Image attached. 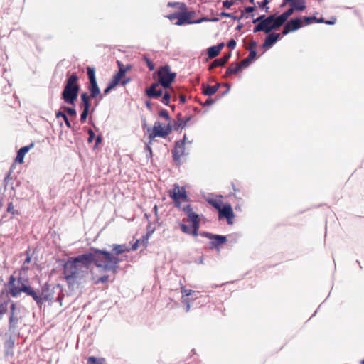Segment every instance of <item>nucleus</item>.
<instances>
[{
  "mask_svg": "<svg viewBox=\"0 0 364 364\" xmlns=\"http://www.w3.org/2000/svg\"><path fill=\"white\" fill-rule=\"evenodd\" d=\"M93 257L90 250L75 257H69L63 264V274L69 290L74 291L80 288L88 275L87 270L93 264Z\"/></svg>",
  "mask_w": 364,
  "mask_h": 364,
  "instance_id": "nucleus-1",
  "label": "nucleus"
},
{
  "mask_svg": "<svg viewBox=\"0 0 364 364\" xmlns=\"http://www.w3.org/2000/svg\"><path fill=\"white\" fill-rule=\"evenodd\" d=\"M28 269V267H22L19 271L18 277H16L11 274L4 286H7L8 294L12 298H18L23 293L26 296L31 297L37 306L41 309L43 305L42 287L40 289H35L30 284L29 279L27 277H23V274H26Z\"/></svg>",
  "mask_w": 364,
  "mask_h": 364,
  "instance_id": "nucleus-2",
  "label": "nucleus"
},
{
  "mask_svg": "<svg viewBox=\"0 0 364 364\" xmlns=\"http://www.w3.org/2000/svg\"><path fill=\"white\" fill-rule=\"evenodd\" d=\"M93 257V264L104 272H112L117 274L119 269V263L122 259L119 255H113L109 251L105 249H99L91 247L89 248Z\"/></svg>",
  "mask_w": 364,
  "mask_h": 364,
  "instance_id": "nucleus-3",
  "label": "nucleus"
},
{
  "mask_svg": "<svg viewBox=\"0 0 364 364\" xmlns=\"http://www.w3.org/2000/svg\"><path fill=\"white\" fill-rule=\"evenodd\" d=\"M78 80L79 77L76 72H73L70 75L69 72L68 73L67 80L60 95V97L65 103L75 106L80 90V85Z\"/></svg>",
  "mask_w": 364,
  "mask_h": 364,
  "instance_id": "nucleus-4",
  "label": "nucleus"
},
{
  "mask_svg": "<svg viewBox=\"0 0 364 364\" xmlns=\"http://www.w3.org/2000/svg\"><path fill=\"white\" fill-rule=\"evenodd\" d=\"M157 76L156 81L164 90H173L172 83L175 82L177 74L171 71L169 65L160 66L154 73V77Z\"/></svg>",
  "mask_w": 364,
  "mask_h": 364,
  "instance_id": "nucleus-5",
  "label": "nucleus"
},
{
  "mask_svg": "<svg viewBox=\"0 0 364 364\" xmlns=\"http://www.w3.org/2000/svg\"><path fill=\"white\" fill-rule=\"evenodd\" d=\"M252 22L254 23L258 22L257 25L254 28L253 31L255 33L264 31L266 33H269L272 30L278 29L282 26L281 23H278V17L274 14L269 15L267 17H265V15L263 14L254 19Z\"/></svg>",
  "mask_w": 364,
  "mask_h": 364,
  "instance_id": "nucleus-6",
  "label": "nucleus"
},
{
  "mask_svg": "<svg viewBox=\"0 0 364 364\" xmlns=\"http://www.w3.org/2000/svg\"><path fill=\"white\" fill-rule=\"evenodd\" d=\"M22 322L21 316V308L18 306L17 302L11 301L9 311L8 331L9 333L19 336V325Z\"/></svg>",
  "mask_w": 364,
  "mask_h": 364,
  "instance_id": "nucleus-7",
  "label": "nucleus"
},
{
  "mask_svg": "<svg viewBox=\"0 0 364 364\" xmlns=\"http://www.w3.org/2000/svg\"><path fill=\"white\" fill-rule=\"evenodd\" d=\"M97 97H99L100 100L102 99V95H95L92 96L91 93L89 92L88 94L86 92H82L80 94V102L79 104V107L82 110L80 117L81 124H84L86 122L90 113H92L95 111V107L91 109V100L92 99H96Z\"/></svg>",
  "mask_w": 364,
  "mask_h": 364,
  "instance_id": "nucleus-8",
  "label": "nucleus"
},
{
  "mask_svg": "<svg viewBox=\"0 0 364 364\" xmlns=\"http://www.w3.org/2000/svg\"><path fill=\"white\" fill-rule=\"evenodd\" d=\"M200 235L203 237L208 238L211 240L210 242V250H215L218 252L220 251L221 245L225 244L228 242V237H232L231 235H223L218 234H214L212 232L201 231Z\"/></svg>",
  "mask_w": 364,
  "mask_h": 364,
  "instance_id": "nucleus-9",
  "label": "nucleus"
},
{
  "mask_svg": "<svg viewBox=\"0 0 364 364\" xmlns=\"http://www.w3.org/2000/svg\"><path fill=\"white\" fill-rule=\"evenodd\" d=\"M86 70L89 80V85L87 87L89 92L91 93L92 96L95 95H101V90L96 78L95 68L94 67L87 66Z\"/></svg>",
  "mask_w": 364,
  "mask_h": 364,
  "instance_id": "nucleus-10",
  "label": "nucleus"
},
{
  "mask_svg": "<svg viewBox=\"0 0 364 364\" xmlns=\"http://www.w3.org/2000/svg\"><path fill=\"white\" fill-rule=\"evenodd\" d=\"M218 212L219 220H226L228 225L233 224V219L235 215L230 203H225Z\"/></svg>",
  "mask_w": 364,
  "mask_h": 364,
  "instance_id": "nucleus-11",
  "label": "nucleus"
},
{
  "mask_svg": "<svg viewBox=\"0 0 364 364\" xmlns=\"http://www.w3.org/2000/svg\"><path fill=\"white\" fill-rule=\"evenodd\" d=\"M42 296H43V303L44 304L46 301L48 302H54L55 301V289H59L60 291H63L60 284H55L52 289H50V285L48 282L44 283L42 286Z\"/></svg>",
  "mask_w": 364,
  "mask_h": 364,
  "instance_id": "nucleus-12",
  "label": "nucleus"
},
{
  "mask_svg": "<svg viewBox=\"0 0 364 364\" xmlns=\"http://www.w3.org/2000/svg\"><path fill=\"white\" fill-rule=\"evenodd\" d=\"M187 155H188V153L186 152V145L175 142L174 147L172 149V158L174 164L176 166H181L182 164L181 156Z\"/></svg>",
  "mask_w": 364,
  "mask_h": 364,
  "instance_id": "nucleus-13",
  "label": "nucleus"
},
{
  "mask_svg": "<svg viewBox=\"0 0 364 364\" xmlns=\"http://www.w3.org/2000/svg\"><path fill=\"white\" fill-rule=\"evenodd\" d=\"M7 286L0 292V321L2 319L4 314L8 311L9 304L11 305V299L9 297Z\"/></svg>",
  "mask_w": 364,
  "mask_h": 364,
  "instance_id": "nucleus-14",
  "label": "nucleus"
},
{
  "mask_svg": "<svg viewBox=\"0 0 364 364\" xmlns=\"http://www.w3.org/2000/svg\"><path fill=\"white\" fill-rule=\"evenodd\" d=\"M177 21L174 23L176 26H183L192 24V17L194 15L193 11H188L187 9H179L177 11Z\"/></svg>",
  "mask_w": 364,
  "mask_h": 364,
  "instance_id": "nucleus-15",
  "label": "nucleus"
},
{
  "mask_svg": "<svg viewBox=\"0 0 364 364\" xmlns=\"http://www.w3.org/2000/svg\"><path fill=\"white\" fill-rule=\"evenodd\" d=\"M154 127L155 129H156L159 137L163 139H166L174 130V127L171 122L168 123L164 127H162V124L159 121H156L154 122Z\"/></svg>",
  "mask_w": 364,
  "mask_h": 364,
  "instance_id": "nucleus-16",
  "label": "nucleus"
},
{
  "mask_svg": "<svg viewBox=\"0 0 364 364\" xmlns=\"http://www.w3.org/2000/svg\"><path fill=\"white\" fill-rule=\"evenodd\" d=\"M179 226L181 232L184 234L192 235L193 237H197L200 233V232H199L200 221L191 224V228L184 223H181Z\"/></svg>",
  "mask_w": 364,
  "mask_h": 364,
  "instance_id": "nucleus-17",
  "label": "nucleus"
},
{
  "mask_svg": "<svg viewBox=\"0 0 364 364\" xmlns=\"http://www.w3.org/2000/svg\"><path fill=\"white\" fill-rule=\"evenodd\" d=\"M218 16L221 18H230L237 21H240L243 18H248L250 17V5L245 6L244 9L241 10V14L240 16H235L232 13H228L226 11H221L218 14Z\"/></svg>",
  "mask_w": 364,
  "mask_h": 364,
  "instance_id": "nucleus-18",
  "label": "nucleus"
},
{
  "mask_svg": "<svg viewBox=\"0 0 364 364\" xmlns=\"http://www.w3.org/2000/svg\"><path fill=\"white\" fill-rule=\"evenodd\" d=\"M14 336H15L14 333H10L4 342V355L5 358H12L14 355V349L16 341Z\"/></svg>",
  "mask_w": 364,
  "mask_h": 364,
  "instance_id": "nucleus-19",
  "label": "nucleus"
},
{
  "mask_svg": "<svg viewBox=\"0 0 364 364\" xmlns=\"http://www.w3.org/2000/svg\"><path fill=\"white\" fill-rule=\"evenodd\" d=\"M160 84L156 80L145 90V95L150 99H159L163 95V88L157 89Z\"/></svg>",
  "mask_w": 364,
  "mask_h": 364,
  "instance_id": "nucleus-20",
  "label": "nucleus"
},
{
  "mask_svg": "<svg viewBox=\"0 0 364 364\" xmlns=\"http://www.w3.org/2000/svg\"><path fill=\"white\" fill-rule=\"evenodd\" d=\"M301 18L291 19L290 21H287L284 25L282 31V34L287 35L289 33L299 29L300 28H301Z\"/></svg>",
  "mask_w": 364,
  "mask_h": 364,
  "instance_id": "nucleus-21",
  "label": "nucleus"
},
{
  "mask_svg": "<svg viewBox=\"0 0 364 364\" xmlns=\"http://www.w3.org/2000/svg\"><path fill=\"white\" fill-rule=\"evenodd\" d=\"M232 53L231 51H229L228 53H225L222 57L219 58L215 59L208 66V70H212L213 69L218 68V67H222L225 65V63L229 60V59L231 58Z\"/></svg>",
  "mask_w": 364,
  "mask_h": 364,
  "instance_id": "nucleus-22",
  "label": "nucleus"
},
{
  "mask_svg": "<svg viewBox=\"0 0 364 364\" xmlns=\"http://www.w3.org/2000/svg\"><path fill=\"white\" fill-rule=\"evenodd\" d=\"M193 115L189 114L185 116L183 119L173 120L172 124L174 127V131L180 132L188 126V122L193 119Z\"/></svg>",
  "mask_w": 364,
  "mask_h": 364,
  "instance_id": "nucleus-23",
  "label": "nucleus"
},
{
  "mask_svg": "<svg viewBox=\"0 0 364 364\" xmlns=\"http://www.w3.org/2000/svg\"><path fill=\"white\" fill-rule=\"evenodd\" d=\"M117 65L118 70L113 75V76L119 81L121 77H124L126 73L132 70V65L131 64H127L124 65L120 60H117Z\"/></svg>",
  "mask_w": 364,
  "mask_h": 364,
  "instance_id": "nucleus-24",
  "label": "nucleus"
},
{
  "mask_svg": "<svg viewBox=\"0 0 364 364\" xmlns=\"http://www.w3.org/2000/svg\"><path fill=\"white\" fill-rule=\"evenodd\" d=\"M171 191H175L176 196L182 201L188 202L190 198L186 189V186H179L178 183H174Z\"/></svg>",
  "mask_w": 364,
  "mask_h": 364,
  "instance_id": "nucleus-25",
  "label": "nucleus"
},
{
  "mask_svg": "<svg viewBox=\"0 0 364 364\" xmlns=\"http://www.w3.org/2000/svg\"><path fill=\"white\" fill-rule=\"evenodd\" d=\"M224 46L225 43L223 42H220L215 46L209 47L207 49L208 58L206 59V61H208L209 59L217 57Z\"/></svg>",
  "mask_w": 364,
  "mask_h": 364,
  "instance_id": "nucleus-26",
  "label": "nucleus"
},
{
  "mask_svg": "<svg viewBox=\"0 0 364 364\" xmlns=\"http://www.w3.org/2000/svg\"><path fill=\"white\" fill-rule=\"evenodd\" d=\"M289 4L296 9V11H304L306 8V0H283L281 6Z\"/></svg>",
  "mask_w": 364,
  "mask_h": 364,
  "instance_id": "nucleus-27",
  "label": "nucleus"
},
{
  "mask_svg": "<svg viewBox=\"0 0 364 364\" xmlns=\"http://www.w3.org/2000/svg\"><path fill=\"white\" fill-rule=\"evenodd\" d=\"M280 33H269L262 44V48L269 49L280 38Z\"/></svg>",
  "mask_w": 364,
  "mask_h": 364,
  "instance_id": "nucleus-28",
  "label": "nucleus"
},
{
  "mask_svg": "<svg viewBox=\"0 0 364 364\" xmlns=\"http://www.w3.org/2000/svg\"><path fill=\"white\" fill-rule=\"evenodd\" d=\"M34 146V143L31 142L30 144L21 147L16 154L15 161L19 164L23 162L25 155L30 151L31 148Z\"/></svg>",
  "mask_w": 364,
  "mask_h": 364,
  "instance_id": "nucleus-29",
  "label": "nucleus"
},
{
  "mask_svg": "<svg viewBox=\"0 0 364 364\" xmlns=\"http://www.w3.org/2000/svg\"><path fill=\"white\" fill-rule=\"evenodd\" d=\"M247 36L245 38V43L246 45V50L249 52L247 57L240 63L236 64L240 69V71H242L244 68H247L250 65V43H247Z\"/></svg>",
  "mask_w": 364,
  "mask_h": 364,
  "instance_id": "nucleus-30",
  "label": "nucleus"
},
{
  "mask_svg": "<svg viewBox=\"0 0 364 364\" xmlns=\"http://www.w3.org/2000/svg\"><path fill=\"white\" fill-rule=\"evenodd\" d=\"M111 247L112 250L109 252L119 256L131 250L130 247L126 244H113Z\"/></svg>",
  "mask_w": 364,
  "mask_h": 364,
  "instance_id": "nucleus-31",
  "label": "nucleus"
},
{
  "mask_svg": "<svg viewBox=\"0 0 364 364\" xmlns=\"http://www.w3.org/2000/svg\"><path fill=\"white\" fill-rule=\"evenodd\" d=\"M221 86L222 85L220 83H216L214 85L208 84L206 87L203 88L202 93L205 96L211 97L217 92Z\"/></svg>",
  "mask_w": 364,
  "mask_h": 364,
  "instance_id": "nucleus-32",
  "label": "nucleus"
},
{
  "mask_svg": "<svg viewBox=\"0 0 364 364\" xmlns=\"http://www.w3.org/2000/svg\"><path fill=\"white\" fill-rule=\"evenodd\" d=\"M294 11H296V9L293 6H290L286 11L278 16V23H281L283 25L288 18L291 16Z\"/></svg>",
  "mask_w": 364,
  "mask_h": 364,
  "instance_id": "nucleus-33",
  "label": "nucleus"
},
{
  "mask_svg": "<svg viewBox=\"0 0 364 364\" xmlns=\"http://www.w3.org/2000/svg\"><path fill=\"white\" fill-rule=\"evenodd\" d=\"M118 82L119 81L114 76H112L111 80L107 83L106 87L103 90V93L101 94L102 97L105 95H107L113 89H114L118 85Z\"/></svg>",
  "mask_w": 364,
  "mask_h": 364,
  "instance_id": "nucleus-34",
  "label": "nucleus"
},
{
  "mask_svg": "<svg viewBox=\"0 0 364 364\" xmlns=\"http://www.w3.org/2000/svg\"><path fill=\"white\" fill-rule=\"evenodd\" d=\"M155 230L156 227L154 226L151 223L149 222L146 226V233L141 237V240L144 245L149 243V239L151 237Z\"/></svg>",
  "mask_w": 364,
  "mask_h": 364,
  "instance_id": "nucleus-35",
  "label": "nucleus"
},
{
  "mask_svg": "<svg viewBox=\"0 0 364 364\" xmlns=\"http://www.w3.org/2000/svg\"><path fill=\"white\" fill-rule=\"evenodd\" d=\"M207 203L212 205L215 210H219L225 204L221 200H217L213 198H208L205 199Z\"/></svg>",
  "mask_w": 364,
  "mask_h": 364,
  "instance_id": "nucleus-36",
  "label": "nucleus"
},
{
  "mask_svg": "<svg viewBox=\"0 0 364 364\" xmlns=\"http://www.w3.org/2000/svg\"><path fill=\"white\" fill-rule=\"evenodd\" d=\"M168 196L173 200L174 206L176 208L181 210V208H183V206H182V204H181L182 200L178 199V198L176 196L175 191H169Z\"/></svg>",
  "mask_w": 364,
  "mask_h": 364,
  "instance_id": "nucleus-37",
  "label": "nucleus"
},
{
  "mask_svg": "<svg viewBox=\"0 0 364 364\" xmlns=\"http://www.w3.org/2000/svg\"><path fill=\"white\" fill-rule=\"evenodd\" d=\"M197 295L198 294H195L193 296H191V298H189L191 302L192 303L193 305H197L200 304L203 305L207 299V296L200 295L199 296H197Z\"/></svg>",
  "mask_w": 364,
  "mask_h": 364,
  "instance_id": "nucleus-38",
  "label": "nucleus"
},
{
  "mask_svg": "<svg viewBox=\"0 0 364 364\" xmlns=\"http://www.w3.org/2000/svg\"><path fill=\"white\" fill-rule=\"evenodd\" d=\"M75 107V106L70 107V106L62 105L60 109L65 112L68 117L70 116V117H76L77 113V110Z\"/></svg>",
  "mask_w": 364,
  "mask_h": 364,
  "instance_id": "nucleus-39",
  "label": "nucleus"
},
{
  "mask_svg": "<svg viewBox=\"0 0 364 364\" xmlns=\"http://www.w3.org/2000/svg\"><path fill=\"white\" fill-rule=\"evenodd\" d=\"M239 72H240V70L238 68L237 65H235V66H233V63H232V65L227 68L226 72L224 75V77H229L232 75L237 74Z\"/></svg>",
  "mask_w": 364,
  "mask_h": 364,
  "instance_id": "nucleus-40",
  "label": "nucleus"
},
{
  "mask_svg": "<svg viewBox=\"0 0 364 364\" xmlns=\"http://www.w3.org/2000/svg\"><path fill=\"white\" fill-rule=\"evenodd\" d=\"M161 97V102L166 106H170L171 95L168 90H165L164 92L163 91V95Z\"/></svg>",
  "mask_w": 364,
  "mask_h": 364,
  "instance_id": "nucleus-41",
  "label": "nucleus"
},
{
  "mask_svg": "<svg viewBox=\"0 0 364 364\" xmlns=\"http://www.w3.org/2000/svg\"><path fill=\"white\" fill-rule=\"evenodd\" d=\"M142 60L146 63L147 68L150 71H154L156 68L154 63L151 60L147 54L142 55Z\"/></svg>",
  "mask_w": 364,
  "mask_h": 364,
  "instance_id": "nucleus-42",
  "label": "nucleus"
},
{
  "mask_svg": "<svg viewBox=\"0 0 364 364\" xmlns=\"http://www.w3.org/2000/svg\"><path fill=\"white\" fill-rule=\"evenodd\" d=\"M181 293L183 294L181 299L183 298H188V296H193L195 294H198V291H196L191 289H187L185 287H181Z\"/></svg>",
  "mask_w": 364,
  "mask_h": 364,
  "instance_id": "nucleus-43",
  "label": "nucleus"
},
{
  "mask_svg": "<svg viewBox=\"0 0 364 364\" xmlns=\"http://www.w3.org/2000/svg\"><path fill=\"white\" fill-rule=\"evenodd\" d=\"M187 219L190 224H192L193 223L200 221V216L196 212L191 213L187 215Z\"/></svg>",
  "mask_w": 364,
  "mask_h": 364,
  "instance_id": "nucleus-44",
  "label": "nucleus"
},
{
  "mask_svg": "<svg viewBox=\"0 0 364 364\" xmlns=\"http://www.w3.org/2000/svg\"><path fill=\"white\" fill-rule=\"evenodd\" d=\"M105 362L104 358H97L95 356H89L87 358V364H103Z\"/></svg>",
  "mask_w": 364,
  "mask_h": 364,
  "instance_id": "nucleus-45",
  "label": "nucleus"
},
{
  "mask_svg": "<svg viewBox=\"0 0 364 364\" xmlns=\"http://www.w3.org/2000/svg\"><path fill=\"white\" fill-rule=\"evenodd\" d=\"M151 132H149L148 139L149 141L146 143V144H152L153 140L156 137H159L158 133L156 132V129H155L154 127H153Z\"/></svg>",
  "mask_w": 364,
  "mask_h": 364,
  "instance_id": "nucleus-46",
  "label": "nucleus"
},
{
  "mask_svg": "<svg viewBox=\"0 0 364 364\" xmlns=\"http://www.w3.org/2000/svg\"><path fill=\"white\" fill-rule=\"evenodd\" d=\"M6 212L11 213L12 215H18L21 214L19 210L14 209L12 202L8 203Z\"/></svg>",
  "mask_w": 364,
  "mask_h": 364,
  "instance_id": "nucleus-47",
  "label": "nucleus"
},
{
  "mask_svg": "<svg viewBox=\"0 0 364 364\" xmlns=\"http://www.w3.org/2000/svg\"><path fill=\"white\" fill-rule=\"evenodd\" d=\"M168 7L178 8V9H187V6L185 3L183 2H168Z\"/></svg>",
  "mask_w": 364,
  "mask_h": 364,
  "instance_id": "nucleus-48",
  "label": "nucleus"
},
{
  "mask_svg": "<svg viewBox=\"0 0 364 364\" xmlns=\"http://www.w3.org/2000/svg\"><path fill=\"white\" fill-rule=\"evenodd\" d=\"M140 245H142L145 248L147 247L148 244L144 245V243L141 240V237L139 239H137L132 245V247L130 249L133 251H136Z\"/></svg>",
  "mask_w": 364,
  "mask_h": 364,
  "instance_id": "nucleus-49",
  "label": "nucleus"
},
{
  "mask_svg": "<svg viewBox=\"0 0 364 364\" xmlns=\"http://www.w3.org/2000/svg\"><path fill=\"white\" fill-rule=\"evenodd\" d=\"M218 100V99L217 97H215V99H213L210 97H208L204 102L199 101V103L202 106H210V105H213L214 103H215Z\"/></svg>",
  "mask_w": 364,
  "mask_h": 364,
  "instance_id": "nucleus-50",
  "label": "nucleus"
},
{
  "mask_svg": "<svg viewBox=\"0 0 364 364\" xmlns=\"http://www.w3.org/2000/svg\"><path fill=\"white\" fill-rule=\"evenodd\" d=\"M144 151L146 152V157L147 159L152 158L153 151L151 149V144H145Z\"/></svg>",
  "mask_w": 364,
  "mask_h": 364,
  "instance_id": "nucleus-51",
  "label": "nucleus"
},
{
  "mask_svg": "<svg viewBox=\"0 0 364 364\" xmlns=\"http://www.w3.org/2000/svg\"><path fill=\"white\" fill-rule=\"evenodd\" d=\"M159 116L160 117H162L164 119H165L166 120H168V121H170L171 120V117H170V115H169V113L165 109H161L159 112Z\"/></svg>",
  "mask_w": 364,
  "mask_h": 364,
  "instance_id": "nucleus-52",
  "label": "nucleus"
},
{
  "mask_svg": "<svg viewBox=\"0 0 364 364\" xmlns=\"http://www.w3.org/2000/svg\"><path fill=\"white\" fill-rule=\"evenodd\" d=\"M132 81V78L130 77H121V79L119 80V82H118V85H120V86H125L127 85V84H129L130 82Z\"/></svg>",
  "mask_w": 364,
  "mask_h": 364,
  "instance_id": "nucleus-53",
  "label": "nucleus"
},
{
  "mask_svg": "<svg viewBox=\"0 0 364 364\" xmlns=\"http://www.w3.org/2000/svg\"><path fill=\"white\" fill-rule=\"evenodd\" d=\"M87 132L88 134L87 142L91 144L95 140L96 135L92 129H87Z\"/></svg>",
  "mask_w": 364,
  "mask_h": 364,
  "instance_id": "nucleus-54",
  "label": "nucleus"
},
{
  "mask_svg": "<svg viewBox=\"0 0 364 364\" xmlns=\"http://www.w3.org/2000/svg\"><path fill=\"white\" fill-rule=\"evenodd\" d=\"M181 302L185 306V308H184L185 311L186 312H188L190 311V309H191V301H190V299L189 298H183V299H181Z\"/></svg>",
  "mask_w": 364,
  "mask_h": 364,
  "instance_id": "nucleus-55",
  "label": "nucleus"
},
{
  "mask_svg": "<svg viewBox=\"0 0 364 364\" xmlns=\"http://www.w3.org/2000/svg\"><path fill=\"white\" fill-rule=\"evenodd\" d=\"M63 119L65 124V126L68 128L71 129L73 133H75L77 131V129L74 126H72L71 122L68 116L64 117Z\"/></svg>",
  "mask_w": 364,
  "mask_h": 364,
  "instance_id": "nucleus-56",
  "label": "nucleus"
},
{
  "mask_svg": "<svg viewBox=\"0 0 364 364\" xmlns=\"http://www.w3.org/2000/svg\"><path fill=\"white\" fill-rule=\"evenodd\" d=\"M108 279H109L108 275H102V276L100 277L94 283L95 284H97L99 283L105 284V283L107 282Z\"/></svg>",
  "mask_w": 364,
  "mask_h": 364,
  "instance_id": "nucleus-57",
  "label": "nucleus"
},
{
  "mask_svg": "<svg viewBox=\"0 0 364 364\" xmlns=\"http://www.w3.org/2000/svg\"><path fill=\"white\" fill-rule=\"evenodd\" d=\"M236 45H237V42L234 39V38H230L228 42L227 43V47L230 49V50H233L236 47Z\"/></svg>",
  "mask_w": 364,
  "mask_h": 364,
  "instance_id": "nucleus-58",
  "label": "nucleus"
},
{
  "mask_svg": "<svg viewBox=\"0 0 364 364\" xmlns=\"http://www.w3.org/2000/svg\"><path fill=\"white\" fill-rule=\"evenodd\" d=\"M222 4L223 8L230 9L231 6L234 4V1L232 0H225L223 1Z\"/></svg>",
  "mask_w": 364,
  "mask_h": 364,
  "instance_id": "nucleus-59",
  "label": "nucleus"
},
{
  "mask_svg": "<svg viewBox=\"0 0 364 364\" xmlns=\"http://www.w3.org/2000/svg\"><path fill=\"white\" fill-rule=\"evenodd\" d=\"M209 21V18L207 16H203L200 18H198L196 20H192V24H199L203 22Z\"/></svg>",
  "mask_w": 364,
  "mask_h": 364,
  "instance_id": "nucleus-60",
  "label": "nucleus"
},
{
  "mask_svg": "<svg viewBox=\"0 0 364 364\" xmlns=\"http://www.w3.org/2000/svg\"><path fill=\"white\" fill-rule=\"evenodd\" d=\"M102 136L101 134H98L95 138V145L94 149L97 148L102 141Z\"/></svg>",
  "mask_w": 364,
  "mask_h": 364,
  "instance_id": "nucleus-61",
  "label": "nucleus"
},
{
  "mask_svg": "<svg viewBox=\"0 0 364 364\" xmlns=\"http://www.w3.org/2000/svg\"><path fill=\"white\" fill-rule=\"evenodd\" d=\"M181 210L186 213V215H188L191 213H194L190 204L183 206V208H181Z\"/></svg>",
  "mask_w": 364,
  "mask_h": 364,
  "instance_id": "nucleus-62",
  "label": "nucleus"
},
{
  "mask_svg": "<svg viewBox=\"0 0 364 364\" xmlns=\"http://www.w3.org/2000/svg\"><path fill=\"white\" fill-rule=\"evenodd\" d=\"M316 20V17H311V16H304L303 18V21L306 25L311 24L312 22H314Z\"/></svg>",
  "mask_w": 364,
  "mask_h": 364,
  "instance_id": "nucleus-63",
  "label": "nucleus"
},
{
  "mask_svg": "<svg viewBox=\"0 0 364 364\" xmlns=\"http://www.w3.org/2000/svg\"><path fill=\"white\" fill-rule=\"evenodd\" d=\"M67 116L64 110H58L55 112V117L56 118H60L61 117L62 119H63L64 117H65Z\"/></svg>",
  "mask_w": 364,
  "mask_h": 364,
  "instance_id": "nucleus-64",
  "label": "nucleus"
}]
</instances>
